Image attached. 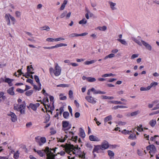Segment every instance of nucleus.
Instances as JSON below:
<instances>
[{
    "instance_id": "obj_58",
    "label": "nucleus",
    "mask_w": 159,
    "mask_h": 159,
    "mask_svg": "<svg viewBox=\"0 0 159 159\" xmlns=\"http://www.w3.org/2000/svg\"><path fill=\"white\" fill-rule=\"evenodd\" d=\"M30 73H29L28 72H27L25 74V75H23V76H25L26 78H29V77L30 76Z\"/></svg>"
},
{
    "instance_id": "obj_21",
    "label": "nucleus",
    "mask_w": 159,
    "mask_h": 159,
    "mask_svg": "<svg viewBox=\"0 0 159 159\" xmlns=\"http://www.w3.org/2000/svg\"><path fill=\"white\" fill-rule=\"evenodd\" d=\"M14 88L13 87L9 88L7 90V93L11 95H14L15 94V93L14 91Z\"/></svg>"
},
{
    "instance_id": "obj_59",
    "label": "nucleus",
    "mask_w": 159,
    "mask_h": 159,
    "mask_svg": "<svg viewBox=\"0 0 159 159\" xmlns=\"http://www.w3.org/2000/svg\"><path fill=\"white\" fill-rule=\"evenodd\" d=\"M16 91L20 93H22L24 92V91H25L23 90V89H20L17 88L16 89Z\"/></svg>"
},
{
    "instance_id": "obj_52",
    "label": "nucleus",
    "mask_w": 159,
    "mask_h": 159,
    "mask_svg": "<svg viewBox=\"0 0 159 159\" xmlns=\"http://www.w3.org/2000/svg\"><path fill=\"white\" fill-rule=\"evenodd\" d=\"M46 40L47 41L49 42H55V39H53L52 38H48L46 39Z\"/></svg>"
},
{
    "instance_id": "obj_5",
    "label": "nucleus",
    "mask_w": 159,
    "mask_h": 159,
    "mask_svg": "<svg viewBox=\"0 0 159 159\" xmlns=\"http://www.w3.org/2000/svg\"><path fill=\"white\" fill-rule=\"evenodd\" d=\"M45 150L47 154V159H55V155L51 151L48 147H47Z\"/></svg>"
},
{
    "instance_id": "obj_35",
    "label": "nucleus",
    "mask_w": 159,
    "mask_h": 159,
    "mask_svg": "<svg viewBox=\"0 0 159 159\" xmlns=\"http://www.w3.org/2000/svg\"><path fill=\"white\" fill-rule=\"evenodd\" d=\"M19 151H17L14 153L13 155V157L15 159H18L19 158Z\"/></svg>"
},
{
    "instance_id": "obj_53",
    "label": "nucleus",
    "mask_w": 159,
    "mask_h": 159,
    "mask_svg": "<svg viewBox=\"0 0 159 159\" xmlns=\"http://www.w3.org/2000/svg\"><path fill=\"white\" fill-rule=\"evenodd\" d=\"M50 119V116L49 115L48 117H46L45 119V120L43 122L44 123H47L49 120Z\"/></svg>"
},
{
    "instance_id": "obj_50",
    "label": "nucleus",
    "mask_w": 159,
    "mask_h": 159,
    "mask_svg": "<svg viewBox=\"0 0 159 159\" xmlns=\"http://www.w3.org/2000/svg\"><path fill=\"white\" fill-rule=\"evenodd\" d=\"M9 16L11 20L13 22V24H14L16 21V20L14 17L12 16L10 14H9Z\"/></svg>"
},
{
    "instance_id": "obj_6",
    "label": "nucleus",
    "mask_w": 159,
    "mask_h": 159,
    "mask_svg": "<svg viewBox=\"0 0 159 159\" xmlns=\"http://www.w3.org/2000/svg\"><path fill=\"white\" fill-rule=\"evenodd\" d=\"M62 129L64 131L70 129L71 127V125L68 121H63L62 122Z\"/></svg>"
},
{
    "instance_id": "obj_44",
    "label": "nucleus",
    "mask_w": 159,
    "mask_h": 159,
    "mask_svg": "<svg viewBox=\"0 0 159 159\" xmlns=\"http://www.w3.org/2000/svg\"><path fill=\"white\" fill-rule=\"evenodd\" d=\"M41 30H46L48 31L50 30V28L49 27V26L45 25V26H44L43 27H42L41 28Z\"/></svg>"
},
{
    "instance_id": "obj_27",
    "label": "nucleus",
    "mask_w": 159,
    "mask_h": 159,
    "mask_svg": "<svg viewBox=\"0 0 159 159\" xmlns=\"http://www.w3.org/2000/svg\"><path fill=\"white\" fill-rule=\"evenodd\" d=\"M121 132L122 134L125 135L129 134L131 133H132V131H129L125 129H124Z\"/></svg>"
},
{
    "instance_id": "obj_15",
    "label": "nucleus",
    "mask_w": 159,
    "mask_h": 159,
    "mask_svg": "<svg viewBox=\"0 0 159 159\" xmlns=\"http://www.w3.org/2000/svg\"><path fill=\"white\" fill-rule=\"evenodd\" d=\"M89 138L91 141H99L100 139L96 136L93 135H91L89 136Z\"/></svg>"
},
{
    "instance_id": "obj_26",
    "label": "nucleus",
    "mask_w": 159,
    "mask_h": 159,
    "mask_svg": "<svg viewBox=\"0 0 159 159\" xmlns=\"http://www.w3.org/2000/svg\"><path fill=\"white\" fill-rule=\"evenodd\" d=\"M67 3V0H64L63 2V3L62 4L61 7H60V10H64Z\"/></svg>"
},
{
    "instance_id": "obj_31",
    "label": "nucleus",
    "mask_w": 159,
    "mask_h": 159,
    "mask_svg": "<svg viewBox=\"0 0 159 159\" xmlns=\"http://www.w3.org/2000/svg\"><path fill=\"white\" fill-rule=\"evenodd\" d=\"M87 80L89 82H93L96 81V79L94 78L89 77L87 78Z\"/></svg>"
},
{
    "instance_id": "obj_36",
    "label": "nucleus",
    "mask_w": 159,
    "mask_h": 159,
    "mask_svg": "<svg viewBox=\"0 0 159 159\" xmlns=\"http://www.w3.org/2000/svg\"><path fill=\"white\" fill-rule=\"evenodd\" d=\"M108 155L110 157V158L113 157L114 156V153L111 150H108L107 151Z\"/></svg>"
},
{
    "instance_id": "obj_49",
    "label": "nucleus",
    "mask_w": 159,
    "mask_h": 159,
    "mask_svg": "<svg viewBox=\"0 0 159 159\" xmlns=\"http://www.w3.org/2000/svg\"><path fill=\"white\" fill-rule=\"evenodd\" d=\"M69 95L70 98H73V93L72 90H70L69 91Z\"/></svg>"
},
{
    "instance_id": "obj_63",
    "label": "nucleus",
    "mask_w": 159,
    "mask_h": 159,
    "mask_svg": "<svg viewBox=\"0 0 159 159\" xmlns=\"http://www.w3.org/2000/svg\"><path fill=\"white\" fill-rule=\"evenodd\" d=\"M148 50L150 51L151 50L152 47L149 44H148L145 47Z\"/></svg>"
},
{
    "instance_id": "obj_9",
    "label": "nucleus",
    "mask_w": 159,
    "mask_h": 159,
    "mask_svg": "<svg viewBox=\"0 0 159 159\" xmlns=\"http://www.w3.org/2000/svg\"><path fill=\"white\" fill-rule=\"evenodd\" d=\"M61 68L57 64L55 66L54 69V74L56 76L59 75L61 73Z\"/></svg>"
},
{
    "instance_id": "obj_14",
    "label": "nucleus",
    "mask_w": 159,
    "mask_h": 159,
    "mask_svg": "<svg viewBox=\"0 0 159 159\" xmlns=\"http://www.w3.org/2000/svg\"><path fill=\"white\" fill-rule=\"evenodd\" d=\"M34 151L36 152L40 157H43L44 155L46 153L45 152V149L40 150H36L35 148L34 149Z\"/></svg>"
},
{
    "instance_id": "obj_11",
    "label": "nucleus",
    "mask_w": 159,
    "mask_h": 159,
    "mask_svg": "<svg viewBox=\"0 0 159 159\" xmlns=\"http://www.w3.org/2000/svg\"><path fill=\"white\" fill-rule=\"evenodd\" d=\"M85 99L88 102L93 104H94L96 102V101L95 99V98L91 96H86L85 97Z\"/></svg>"
},
{
    "instance_id": "obj_2",
    "label": "nucleus",
    "mask_w": 159,
    "mask_h": 159,
    "mask_svg": "<svg viewBox=\"0 0 159 159\" xmlns=\"http://www.w3.org/2000/svg\"><path fill=\"white\" fill-rule=\"evenodd\" d=\"M26 106L25 101H23L22 104L20 105L17 104H14L13 109L15 110L20 111V114H25V113Z\"/></svg>"
},
{
    "instance_id": "obj_29",
    "label": "nucleus",
    "mask_w": 159,
    "mask_h": 159,
    "mask_svg": "<svg viewBox=\"0 0 159 159\" xmlns=\"http://www.w3.org/2000/svg\"><path fill=\"white\" fill-rule=\"evenodd\" d=\"M50 100V104H51V106H52V107H54L53 106V100H54V97L53 96H51V95H49Z\"/></svg>"
},
{
    "instance_id": "obj_1",
    "label": "nucleus",
    "mask_w": 159,
    "mask_h": 159,
    "mask_svg": "<svg viewBox=\"0 0 159 159\" xmlns=\"http://www.w3.org/2000/svg\"><path fill=\"white\" fill-rule=\"evenodd\" d=\"M61 146L64 148L65 149V151H61L60 153H58L61 156L64 155L65 152L71 156L72 154H75L79 151L78 146H74L73 145L66 143L65 145H61Z\"/></svg>"
},
{
    "instance_id": "obj_34",
    "label": "nucleus",
    "mask_w": 159,
    "mask_h": 159,
    "mask_svg": "<svg viewBox=\"0 0 159 159\" xmlns=\"http://www.w3.org/2000/svg\"><path fill=\"white\" fill-rule=\"evenodd\" d=\"M87 20L85 18H84L81 20L79 22V23L80 24H85L87 23Z\"/></svg>"
},
{
    "instance_id": "obj_10",
    "label": "nucleus",
    "mask_w": 159,
    "mask_h": 159,
    "mask_svg": "<svg viewBox=\"0 0 159 159\" xmlns=\"http://www.w3.org/2000/svg\"><path fill=\"white\" fill-rule=\"evenodd\" d=\"M100 146L102 150H103L107 149L109 147V144L107 141L104 140Z\"/></svg>"
},
{
    "instance_id": "obj_4",
    "label": "nucleus",
    "mask_w": 159,
    "mask_h": 159,
    "mask_svg": "<svg viewBox=\"0 0 159 159\" xmlns=\"http://www.w3.org/2000/svg\"><path fill=\"white\" fill-rule=\"evenodd\" d=\"M39 136H37L35 138L36 142L39 146H42L46 142V139L45 137H42L39 138Z\"/></svg>"
},
{
    "instance_id": "obj_30",
    "label": "nucleus",
    "mask_w": 159,
    "mask_h": 159,
    "mask_svg": "<svg viewBox=\"0 0 159 159\" xmlns=\"http://www.w3.org/2000/svg\"><path fill=\"white\" fill-rule=\"evenodd\" d=\"M67 45L65 43H59L56 44L55 46H54V48H58L59 47H61L62 46H67Z\"/></svg>"
},
{
    "instance_id": "obj_46",
    "label": "nucleus",
    "mask_w": 159,
    "mask_h": 159,
    "mask_svg": "<svg viewBox=\"0 0 159 159\" xmlns=\"http://www.w3.org/2000/svg\"><path fill=\"white\" fill-rule=\"evenodd\" d=\"M139 113V111H136L133 112H132L130 115L131 116H133L137 115Z\"/></svg>"
},
{
    "instance_id": "obj_56",
    "label": "nucleus",
    "mask_w": 159,
    "mask_h": 159,
    "mask_svg": "<svg viewBox=\"0 0 159 159\" xmlns=\"http://www.w3.org/2000/svg\"><path fill=\"white\" fill-rule=\"evenodd\" d=\"M67 13V11H65L62 13L60 15V17L61 18H63L66 16V14Z\"/></svg>"
},
{
    "instance_id": "obj_39",
    "label": "nucleus",
    "mask_w": 159,
    "mask_h": 159,
    "mask_svg": "<svg viewBox=\"0 0 159 159\" xmlns=\"http://www.w3.org/2000/svg\"><path fill=\"white\" fill-rule=\"evenodd\" d=\"M33 93V90H31L26 91L25 93V95L27 96L31 95Z\"/></svg>"
},
{
    "instance_id": "obj_22",
    "label": "nucleus",
    "mask_w": 159,
    "mask_h": 159,
    "mask_svg": "<svg viewBox=\"0 0 159 159\" xmlns=\"http://www.w3.org/2000/svg\"><path fill=\"white\" fill-rule=\"evenodd\" d=\"M69 136H68L67 135H65V136L64 137H61L60 138L57 139L58 141L60 142H63Z\"/></svg>"
},
{
    "instance_id": "obj_45",
    "label": "nucleus",
    "mask_w": 159,
    "mask_h": 159,
    "mask_svg": "<svg viewBox=\"0 0 159 159\" xmlns=\"http://www.w3.org/2000/svg\"><path fill=\"white\" fill-rule=\"evenodd\" d=\"M133 40L136 43H137L140 46L142 45V43L139 40L135 38L133 39Z\"/></svg>"
},
{
    "instance_id": "obj_23",
    "label": "nucleus",
    "mask_w": 159,
    "mask_h": 159,
    "mask_svg": "<svg viewBox=\"0 0 159 159\" xmlns=\"http://www.w3.org/2000/svg\"><path fill=\"white\" fill-rule=\"evenodd\" d=\"M80 136L83 138H84L85 136L84 130L81 128L80 129Z\"/></svg>"
},
{
    "instance_id": "obj_54",
    "label": "nucleus",
    "mask_w": 159,
    "mask_h": 159,
    "mask_svg": "<svg viewBox=\"0 0 159 159\" xmlns=\"http://www.w3.org/2000/svg\"><path fill=\"white\" fill-rule=\"evenodd\" d=\"M26 81L27 82L30 83L32 85H33V84H34L33 81V80H31V79H28L26 80Z\"/></svg>"
},
{
    "instance_id": "obj_37",
    "label": "nucleus",
    "mask_w": 159,
    "mask_h": 159,
    "mask_svg": "<svg viewBox=\"0 0 159 159\" xmlns=\"http://www.w3.org/2000/svg\"><path fill=\"white\" fill-rule=\"evenodd\" d=\"M115 54L113 53H111L107 56H106L104 58V60H106L108 58H111L115 57Z\"/></svg>"
},
{
    "instance_id": "obj_7",
    "label": "nucleus",
    "mask_w": 159,
    "mask_h": 159,
    "mask_svg": "<svg viewBox=\"0 0 159 159\" xmlns=\"http://www.w3.org/2000/svg\"><path fill=\"white\" fill-rule=\"evenodd\" d=\"M147 151H149V153L151 155V157L153 156L156 151V149L155 146L153 145H150L146 147Z\"/></svg>"
},
{
    "instance_id": "obj_8",
    "label": "nucleus",
    "mask_w": 159,
    "mask_h": 159,
    "mask_svg": "<svg viewBox=\"0 0 159 159\" xmlns=\"http://www.w3.org/2000/svg\"><path fill=\"white\" fill-rule=\"evenodd\" d=\"M158 84L157 82L152 83L150 85L148 86L147 87H141L140 88V90L141 91H147L150 90L151 88L153 86H156Z\"/></svg>"
},
{
    "instance_id": "obj_51",
    "label": "nucleus",
    "mask_w": 159,
    "mask_h": 159,
    "mask_svg": "<svg viewBox=\"0 0 159 159\" xmlns=\"http://www.w3.org/2000/svg\"><path fill=\"white\" fill-rule=\"evenodd\" d=\"M50 133L51 134H54L56 133V131L55 130L53 127H51L50 128Z\"/></svg>"
},
{
    "instance_id": "obj_32",
    "label": "nucleus",
    "mask_w": 159,
    "mask_h": 159,
    "mask_svg": "<svg viewBox=\"0 0 159 159\" xmlns=\"http://www.w3.org/2000/svg\"><path fill=\"white\" fill-rule=\"evenodd\" d=\"M5 18L6 21L7 22V25H10V21L9 19V15H8L7 14H6L5 15Z\"/></svg>"
},
{
    "instance_id": "obj_20",
    "label": "nucleus",
    "mask_w": 159,
    "mask_h": 159,
    "mask_svg": "<svg viewBox=\"0 0 159 159\" xmlns=\"http://www.w3.org/2000/svg\"><path fill=\"white\" fill-rule=\"evenodd\" d=\"M102 150V148H101L100 145H98L95 146L94 148L93 151V153H94V152H96L97 153H98V150Z\"/></svg>"
},
{
    "instance_id": "obj_17",
    "label": "nucleus",
    "mask_w": 159,
    "mask_h": 159,
    "mask_svg": "<svg viewBox=\"0 0 159 159\" xmlns=\"http://www.w3.org/2000/svg\"><path fill=\"white\" fill-rule=\"evenodd\" d=\"M5 82L7 83L9 86H12V81L13 80V79H11L5 77Z\"/></svg>"
},
{
    "instance_id": "obj_42",
    "label": "nucleus",
    "mask_w": 159,
    "mask_h": 159,
    "mask_svg": "<svg viewBox=\"0 0 159 159\" xmlns=\"http://www.w3.org/2000/svg\"><path fill=\"white\" fill-rule=\"evenodd\" d=\"M137 129L139 132L143 131V129L142 127V125H140L139 126H138Z\"/></svg>"
},
{
    "instance_id": "obj_19",
    "label": "nucleus",
    "mask_w": 159,
    "mask_h": 159,
    "mask_svg": "<svg viewBox=\"0 0 159 159\" xmlns=\"http://www.w3.org/2000/svg\"><path fill=\"white\" fill-rule=\"evenodd\" d=\"M69 134L71 135V136H70L71 139L73 141L76 142V141L78 139V136H76L74 137V133L73 132L70 131Z\"/></svg>"
},
{
    "instance_id": "obj_43",
    "label": "nucleus",
    "mask_w": 159,
    "mask_h": 159,
    "mask_svg": "<svg viewBox=\"0 0 159 159\" xmlns=\"http://www.w3.org/2000/svg\"><path fill=\"white\" fill-rule=\"evenodd\" d=\"M69 86V85L68 84H60L57 85V87H62V88L67 87Z\"/></svg>"
},
{
    "instance_id": "obj_47",
    "label": "nucleus",
    "mask_w": 159,
    "mask_h": 159,
    "mask_svg": "<svg viewBox=\"0 0 159 159\" xmlns=\"http://www.w3.org/2000/svg\"><path fill=\"white\" fill-rule=\"evenodd\" d=\"M112 103L115 104H125L124 103L116 101H114L112 102Z\"/></svg>"
},
{
    "instance_id": "obj_64",
    "label": "nucleus",
    "mask_w": 159,
    "mask_h": 159,
    "mask_svg": "<svg viewBox=\"0 0 159 159\" xmlns=\"http://www.w3.org/2000/svg\"><path fill=\"white\" fill-rule=\"evenodd\" d=\"M80 114L79 112H76L75 114V118H78L80 116Z\"/></svg>"
},
{
    "instance_id": "obj_3",
    "label": "nucleus",
    "mask_w": 159,
    "mask_h": 159,
    "mask_svg": "<svg viewBox=\"0 0 159 159\" xmlns=\"http://www.w3.org/2000/svg\"><path fill=\"white\" fill-rule=\"evenodd\" d=\"M37 101L40 102L41 104H43L47 111L48 110V109H50V110L48 111V112H51V110H53L54 109V107H52V106L49 103V99L47 97L44 98L42 101L37 100Z\"/></svg>"
},
{
    "instance_id": "obj_13",
    "label": "nucleus",
    "mask_w": 159,
    "mask_h": 159,
    "mask_svg": "<svg viewBox=\"0 0 159 159\" xmlns=\"http://www.w3.org/2000/svg\"><path fill=\"white\" fill-rule=\"evenodd\" d=\"M9 116L11 117V120L13 122H15L17 120L16 116V114L13 112H10V114H8Z\"/></svg>"
},
{
    "instance_id": "obj_60",
    "label": "nucleus",
    "mask_w": 159,
    "mask_h": 159,
    "mask_svg": "<svg viewBox=\"0 0 159 159\" xmlns=\"http://www.w3.org/2000/svg\"><path fill=\"white\" fill-rule=\"evenodd\" d=\"M139 56L138 54H134L132 55L131 57V59H133L134 58L137 57Z\"/></svg>"
},
{
    "instance_id": "obj_28",
    "label": "nucleus",
    "mask_w": 159,
    "mask_h": 159,
    "mask_svg": "<svg viewBox=\"0 0 159 159\" xmlns=\"http://www.w3.org/2000/svg\"><path fill=\"white\" fill-rule=\"evenodd\" d=\"M96 60H93L90 61H86L84 63V64L86 65H89L90 64H93L96 62Z\"/></svg>"
},
{
    "instance_id": "obj_18",
    "label": "nucleus",
    "mask_w": 159,
    "mask_h": 159,
    "mask_svg": "<svg viewBox=\"0 0 159 159\" xmlns=\"http://www.w3.org/2000/svg\"><path fill=\"white\" fill-rule=\"evenodd\" d=\"M34 70V69H33L32 65H31L30 66H27V72L30 73V74H33L34 73V72L32 71Z\"/></svg>"
},
{
    "instance_id": "obj_40",
    "label": "nucleus",
    "mask_w": 159,
    "mask_h": 159,
    "mask_svg": "<svg viewBox=\"0 0 159 159\" xmlns=\"http://www.w3.org/2000/svg\"><path fill=\"white\" fill-rule=\"evenodd\" d=\"M69 115V113L68 112L65 111L63 112V116L65 119L68 118Z\"/></svg>"
},
{
    "instance_id": "obj_24",
    "label": "nucleus",
    "mask_w": 159,
    "mask_h": 159,
    "mask_svg": "<svg viewBox=\"0 0 159 159\" xmlns=\"http://www.w3.org/2000/svg\"><path fill=\"white\" fill-rule=\"evenodd\" d=\"M129 134L130 135L128 138L129 139L134 140L136 139V136L135 134L132 133Z\"/></svg>"
},
{
    "instance_id": "obj_55",
    "label": "nucleus",
    "mask_w": 159,
    "mask_h": 159,
    "mask_svg": "<svg viewBox=\"0 0 159 159\" xmlns=\"http://www.w3.org/2000/svg\"><path fill=\"white\" fill-rule=\"evenodd\" d=\"M64 39H65L64 38L61 37L55 39V42H57L61 40H63Z\"/></svg>"
},
{
    "instance_id": "obj_33",
    "label": "nucleus",
    "mask_w": 159,
    "mask_h": 159,
    "mask_svg": "<svg viewBox=\"0 0 159 159\" xmlns=\"http://www.w3.org/2000/svg\"><path fill=\"white\" fill-rule=\"evenodd\" d=\"M112 119V117L111 115L108 116L105 118L104 121L105 122H107L111 120Z\"/></svg>"
},
{
    "instance_id": "obj_25",
    "label": "nucleus",
    "mask_w": 159,
    "mask_h": 159,
    "mask_svg": "<svg viewBox=\"0 0 159 159\" xmlns=\"http://www.w3.org/2000/svg\"><path fill=\"white\" fill-rule=\"evenodd\" d=\"M156 123V121L155 120H152L150 121L149 124L152 127H154Z\"/></svg>"
},
{
    "instance_id": "obj_61",
    "label": "nucleus",
    "mask_w": 159,
    "mask_h": 159,
    "mask_svg": "<svg viewBox=\"0 0 159 159\" xmlns=\"http://www.w3.org/2000/svg\"><path fill=\"white\" fill-rule=\"evenodd\" d=\"M90 90L91 91L93 92L94 94H97V93H96L98 92V91L96 90L93 88H91L90 89Z\"/></svg>"
},
{
    "instance_id": "obj_57",
    "label": "nucleus",
    "mask_w": 159,
    "mask_h": 159,
    "mask_svg": "<svg viewBox=\"0 0 159 159\" xmlns=\"http://www.w3.org/2000/svg\"><path fill=\"white\" fill-rule=\"evenodd\" d=\"M49 72L50 74L51 75L53 73H54V70L52 67H50L49 69Z\"/></svg>"
},
{
    "instance_id": "obj_12",
    "label": "nucleus",
    "mask_w": 159,
    "mask_h": 159,
    "mask_svg": "<svg viewBox=\"0 0 159 159\" xmlns=\"http://www.w3.org/2000/svg\"><path fill=\"white\" fill-rule=\"evenodd\" d=\"M40 106V104L37 103L35 104L30 103L29 105V107H30L34 111L36 110L38 107Z\"/></svg>"
},
{
    "instance_id": "obj_62",
    "label": "nucleus",
    "mask_w": 159,
    "mask_h": 159,
    "mask_svg": "<svg viewBox=\"0 0 159 159\" xmlns=\"http://www.w3.org/2000/svg\"><path fill=\"white\" fill-rule=\"evenodd\" d=\"M15 14L16 16L17 17H20L21 15L20 12L19 11H16V12Z\"/></svg>"
},
{
    "instance_id": "obj_41",
    "label": "nucleus",
    "mask_w": 159,
    "mask_h": 159,
    "mask_svg": "<svg viewBox=\"0 0 159 159\" xmlns=\"http://www.w3.org/2000/svg\"><path fill=\"white\" fill-rule=\"evenodd\" d=\"M109 3L110 4L111 8L112 10H114L116 9V8L114 7L116 4L115 3L112 2H110Z\"/></svg>"
},
{
    "instance_id": "obj_16",
    "label": "nucleus",
    "mask_w": 159,
    "mask_h": 159,
    "mask_svg": "<svg viewBox=\"0 0 159 159\" xmlns=\"http://www.w3.org/2000/svg\"><path fill=\"white\" fill-rule=\"evenodd\" d=\"M34 78L36 82L38 83L39 86V89H38V90H40L41 89V84L40 82L39 78L38 76L36 75H35L34 76Z\"/></svg>"
},
{
    "instance_id": "obj_38",
    "label": "nucleus",
    "mask_w": 159,
    "mask_h": 159,
    "mask_svg": "<svg viewBox=\"0 0 159 159\" xmlns=\"http://www.w3.org/2000/svg\"><path fill=\"white\" fill-rule=\"evenodd\" d=\"M117 40L119 42H120V43L124 45H127V43L126 41L124 39H118Z\"/></svg>"
},
{
    "instance_id": "obj_48",
    "label": "nucleus",
    "mask_w": 159,
    "mask_h": 159,
    "mask_svg": "<svg viewBox=\"0 0 159 159\" xmlns=\"http://www.w3.org/2000/svg\"><path fill=\"white\" fill-rule=\"evenodd\" d=\"M98 28L100 30L105 31L107 29V27L105 26H103L102 27H98Z\"/></svg>"
}]
</instances>
